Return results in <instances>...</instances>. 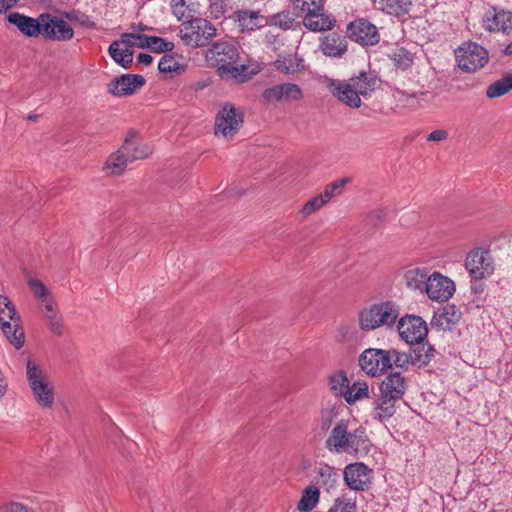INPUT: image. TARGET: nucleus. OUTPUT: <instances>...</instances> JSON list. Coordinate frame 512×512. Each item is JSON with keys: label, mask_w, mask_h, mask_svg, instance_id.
Wrapping results in <instances>:
<instances>
[{"label": "nucleus", "mask_w": 512, "mask_h": 512, "mask_svg": "<svg viewBox=\"0 0 512 512\" xmlns=\"http://www.w3.org/2000/svg\"><path fill=\"white\" fill-rule=\"evenodd\" d=\"M335 24L336 19L324 9L307 13L303 18V25L313 32L331 30Z\"/></svg>", "instance_id": "obj_24"}, {"label": "nucleus", "mask_w": 512, "mask_h": 512, "mask_svg": "<svg viewBox=\"0 0 512 512\" xmlns=\"http://www.w3.org/2000/svg\"><path fill=\"white\" fill-rule=\"evenodd\" d=\"M448 138V133L444 129H437L432 131L426 136V140L429 142H441Z\"/></svg>", "instance_id": "obj_56"}, {"label": "nucleus", "mask_w": 512, "mask_h": 512, "mask_svg": "<svg viewBox=\"0 0 512 512\" xmlns=\"http://www.w3.org/2000/svg\"><path fill=\"white\" fill-rule=\"evenodd\" d=\"M276 69L284 74H294L303 69V60L297 55H289L275 61Z\"/></svg>", "instance_id": "obj_36"}, {"label": "nucleus", "mask_w": 512, "mask_h": 512, "mask_svg": "<svg viewBox=\"0 0 512 512\" xmlns=\"http://www.w3.org/2000/svg\"><path fill=\"white\" fill-rule=\"evenodd\" d=\"M372 471L362 462L348 464L343 471L345 484L354 491H365L371 484Z\"/></svg>", "instance_id": "obj_14"}, {"label": "nucleus", "mask_w": 512, "mask_h": 512, "mask_svg": "<svg viewBox=\"0 0 512 512\" xmlns=\"http://www.w3.org/2000/svg\"><path fill=\"white\" fill-rule=\"evenodd\" d=\"M431 273L426 268L412 267L405 272L406 286L420 293H425Z\"/></svg>", "instance_id": "obj_30"}, {"label": "nucleus", "mask_w": 512, "mask_h": 512, "mask_svg": "<svg viewBox=\"0 0 512 512\" xmlns=\"http://www.w3.org/2000/svg\"><path fill=\"white\" fill-rule=\"evenodd\" d=\"M47 323H48V327L49 329L54 333V334H57V335H60L62 334L63 332V324H62V317L58 314L56 315H53V316H49L47 318H45Z\"/></svg>", "instance_id": "obj_54"}, {"label": "nucleus", "mask_w": 512, "mask_h": 512, "mask_svg": "<svg viewBox=\"0 0 512 512\" xmlns=\"http://www.w3.org/2000/svg\"><path fill=\"white\" fill-rule=\"evenodd\" d=\"M171 9H172L173 15L178 20H183L184 18L187 17L186 12H187L188 6L186 5L185 0H171Z\"/></svg>", "instance_id": "obj_52"}, {"label": "nucleus", "mask_w": 512, "mask_h": 512, "mask_svg": "<svg viewBox=\"0 0 512 512\" xmlns=\"http://www.w3.org/2000/svg\"><path fill=\"white\" fill-rule=\"evenodd\" d=\"M329 385L335 395L344 397L349 388V381L346 373L344 371H337L333 373L329 378Z\"/></svg>", "instance_id": "obj_40"}, {"label": "nucleus", "mask_w": 512, "mask_h": 512, "mask_svg": "<svg viewBox=\"0 0 512 512\" xmlns=\"http://www.w3.org/2000/svg\"><path fill=\"white\" fill-rule=\"evenodd\" d=\"M350 38L364 45H375L379 42V34L375 25L366 19H358L348 25Z\"/></svg>", "instance_id": "obj_19"}, {"label": "nucleus", "mask_w": 512, "mask_h": 512, "mask_svg": "<svg viewBox=\"0 0 512 512\" xmlns=\"http://www.w3.org/2000/svg\"><path fill=\"white\" fill-rule=\"evenodd\" d=\"M123 40H126L128 46L132 49L133 47L148 48L149 37L145 34L139 33H123L121 35Z\"/></svg>", "instance_id": "obj_45"}, {"label": "nucleus", "mask_w": 512, "mask_h": 512, "mask_svg": "<svg viewBox=\"0 0 512 512\" xmlns=\"http://www.w3.org/2000/svg\"><path fill=\"white\" fill-rule=\"evenodd\" d=\"M28 285L34 297L39 302L52 296L49 289L40 280L30 279Z\"/></svg>", "instance_id": "obj_49"}, {"label": "nucleus", "mask_w": 512, "mask_h": 512, "mask_svg": "<svg viewBox=\"0 0 512 512\" xmlns=\"http://www.w3.org/2000/svg\"><path fill=\"white\" fill-rule=\"evenodd\" d=\"M2 512H31L32 509L28 508L20 502H9L2 506Z\"/></svg>", "instance_id": "obj_55"}, {"label": "nucleus", "mask_w": 512, "mask_h": 512, "mask_svg": "<svg viewBox=\"0 0 512 512\" xmlns=\"http://www.w3.org/2000/svg\"><path fill=\"white\" fill-rule=\"evenodd\" d=\"M39 303L40 309L45 318L58 314L57 305L52 296Z\"/></svg>", "instance_id": "obj_53"}, {"label": "nucleus", "mask_w": 512, "mask_h": 512, "mask_svg": "<svg viewBox=\"0 0 512 512\" xmlns=\"http://www.w3.org/2000/svg\"><path fill=\"white\" fill-rule=\"evenodd\" d=\"M369 396V388L366 382H355L349 385L348 392L343 397L348 404H354L358 400H362Z\"/></svg>", "instance_id": "obj_38"}, {"label": "nucleus", "mask_w": 512, "mask_h": 512, "mask_svg": "<svg viewBox=\"0 0 512 512\" xmlns=\"http://www.w3.org/2000/svg\"><path fill=\"white\" fill-rule=\"evenodd\" d=\"M0 327L6 339L16 349L24 345V331L20 326V317L14 304L4 295H0Z\"/></svg>", "instance_id": "obj_5"}, {"label": "nucleus", "mask_w": 512, "mask_h": 512, "mask_svg": "<svg viewBox=\"0 0 512 512\" xmlns=\"http://www.w3.org/2000/svg\"><path fill=\"white\" fill-rule=\"evenodd\" d=\"M372 443L364 427L348 428V422L340 420L325 440V447L331 453H346L364 457L371 450Z\"/></svg>", "instance_id": "obj_1"}, {"label": "nucleus", "mask_w": 512, "mask_h": 512, "mask_svg": "<svg viewBox=\"0 0 512 512\" xmlns=\"http://www.w3.org/2000/svg\"><path fill=\"white\" fill-rule=\"evenodd\" d=\"M412 6V0H379L376 8L389 16L402 19L409 14Z\"/></svg>", "instance_id": "obj_28"}, {"label": "nucleus", "mask_w": 512, "mask_h": 512, "mask_svg": "<svg viewBox=\"0 0 512 512\" xmlns=\"http://www.w3.org/2000/svg\"><path fill=\"white\" fill-rule=\"evenodd\" d=\"M319 498V488L315 486H308L302 492L301 498L297 504V509L300 512H310L317 505Z\"/></svg>", "instance_id": "obj_34"}, {"label": "nucleus", "mask_w": 512, "mask_h": 512, "mask_svg": "<svg viewBox=\"0 0 512 512\" xmlns=\"http://www.w3.org/2000/svg\"><path fill=\"white\" fill-rule=\"evenodd\" d=\"M158 69L161 73H171L181 70V65L171 55H164L159 63Z\"/></svg>", "instance_id": "obj_50"}, {"label": "nucleus", "mask_w": 512, "mask_h": 512, "mask_svg": "<svg viewBox=\"0 0 512 512\" xmlns=\"http://www.w3.org/2000/svg\"><path fill=\"white\" fill-rule=\"evenodd\" d=\"M42 35L53 41H68L73 38L74 31L64 19L50 13L40 15Z\"/></svg>", "instance_id": "obj_11"}, {"label": "nucleus", "mask_w": 512, "mask_h": 512, "mask_svg": "<svg viewBox=\"0 0 512 512\" xmlns=\"http://www.w3.org/2000/svg\"><path fill=\"white\" fill-rule=\"evenodd\" d=\"M389 352L385 349L368 348L359 356V366L371 377L383 375L390 369Z\"/></svg>", "instance_id": "obj_9"}, {"label": "nucleus", "mask_w": 512, "mask_h": 512, "mask_svg": "<svg viewBox=\"0 0 512 512\" xmlns=\"http://www.w3.org/2000/svg\"><path fill=\"white\" fill-rule=\"evenodd\" d=\"M504 52L508 55L512 54V41L505 47Z\"/></svg>", "instance_id": "obj_60"}, {"label": "nucleus", "mask_w": 512, "mask_h": 512, "mask_svg": "<svg viewBox=\"0 0 512 512\" xmlns=\"http://www.w3.org/2000/svg\"><path fill=\"white\" fill-rule=\"evenodd\" d=\"M390 57L398 69L406 70L413 63V54L403 47L393 50Z\"/></svg>", "instance_id": "obj_41"}, {"label": "nucleus", "mask_w": 512, "mask_h": 512, "mask_svg": "<svg viewBox=\"0 0 512 512\" xmlns=\"http://www.w3.org/2000/svg\"><path fill=\"white\" fill-rule=\"evenodd\" d=\"M482 25L489 32L506 33L512 29V12L491 7L485 12Z\"/></svg>", "instance_id": "obj_18"}, {"label": "nucleus", "mask_w": 512, "mask_h": 512, "mask_svg": "<svg viewBox=\"0 0 512 512\" xmlns=\"http://www.w3.org/2000/svg\"><path fill=\"white\" fill-rule=\"evenodd\" d=\"M454 55L459 69L468 73L476 72L489 61L486 48L473 41L463 42L455 49Z\"/></svg>", "instance_id": "obj_6"}, {"label": "nucleus", "mask_w": 512, "mask_h": 512, "mask_svg": "<svg viewBox=\"0 0 512 512\" xmlns=\"http://www.w3.org/2000/svg\"><path fill=\"white\" fill-rule=\"evenodd\" d=\"M321 51L329 57H341L347 50V41L345 37L331 33L321 38Z\"/></svg>", "instance_id": "obj_26"}, {"label": "nucleus", "mask_w": 512, "mask_h": 512, "mask_svg": "<svg viewBox=\"0 0 512 512\" xmlns=\"http://www.w3.org/2000/svg\"><path fill=\"white\" fill-rule=\"evenodd\" d=\"M387 352H389V362H390V368L392 366H395L397 368L401 369H407L410 364V359L407 353L400 352L395 349H388Z\"/></svg>", "instance_id": "obj_44"}, {"label": "nucleus", "mask_w": 512, "mask_h": 512, "mask_svg": "<svg viewBox=\"0 0 512 512\" xmlns=\"http://www.w3.org/2000/svg\"><path fill=\"white\" fill-rule=\"evenodd\" d=\"M270 25L278 27L283 30L294 29L297 22L293 13L288 10H283L271 16Z\"/></svg>", "instance_id": "obj_39"}, {"label": "nucleus", "mask_w": 512, "mask_h": 512, "mask_svg": "<svg viewBox=\"0 0 512 512\" xmlns=\"http://www.w3.org/2000/svg\"><path fill=\"white\" fill-rule=\"evenodd\" d=\"M349 81L357 92L358 97L370 95L378 85L377 77L366 72H360L358 76L350 78Z\"/></svg>", "instance_id": "obj_33"}, {"label": "nucleus", "mask_w": 512, "mask_h": 512, "mask_svg": "<svg viewBox=\"0 0 512 512\" xmlns=\"http://www.w3.org/2000/svg\"><path fill=\"white\" fill-rule=\"evenodd\" d=\"M145 79L141 75L124 74L113 79L108 85V92L117 97L132 95L142 87Z\"/></svg>", "instance_id": "obj_20"}, {"label": "nucleus", "mask_w": 512, "mask_h": 512, "mask_svg": "<svg viewBox=\"0 0 512 512\" xmlns=\"http://www.w3.org/2000/svg\"><path fill=\"white\" fill-rule=\"evenodd\" d=\"M152 60H153L152 56L147 53H140L137 56L138 63L143 64L145 66H148L149 64H151Z\"/></svg>", "instance_id": "obj_57"}, {"label": "nucleus", "mask_w": 512, "mask_h": 512, "mask_svg": "<svg viewBox=\"0 0 512 512\" xmlns=\"http://www.w3.org/2000/svg\"><path fill=\"white\" fill-rule=\"evenodd\" d=\"M322 83L329 89L333 97L339 102L350 108H359L361 106V98L352 87L350 81H340L333 78L325 77Z\"/></svg>", "instance_id": "obj_13"}, {"label": "nucleus", "mask_w": 512, "mask_h": 512, "mask_svg": "<svg viewBox=\"0 0 512 512\" xmlns=\"http://www.w3.org/2000/svg\"><path fill=\"white\" fill-rule=\"evenodd\" d=\"M262 69L258 62L252 63H231L225 67L219 68L218 75L222 80H234L237 83L248 81Z\"/></svg>", "instance_id": "obj_17"}, {"label": "nucleus", "mask_w": 512, "mask_h": 512, "mask_svg": "<svg viewBox=\"0 0 512 512\" xmlns=\"http://www.w3.org/2000/svg\"><path fill=\"white\" fill-rule=\"evenodd\" d=\"M512 89V74H508L489 85L486 91L488 98L493 99L507 94Z\"/></svg>", "instance_id": "obj_37"}, {"label": "nucleus", "mask_w": 512, "mask_h": 512, "mask_svg": "<svg viewBox=\"0 0 512 512\" xmlns=\"http://www.w3.org/2000/svg\"><path fill=\"white\" fill-rule=\"evenodd\" d=\"M400 316V306L393 301H381L364 307L358 315L359 327L364 332L378 328L392 329Z\"/></svg>", "instance_id": "obj_2"}, {"label": "nucleus", "mask_w": 512, "mask_h": 512, "mask_svg": "<svg viewBox=\"0 0 512 512\" xmlns=\"http://www.w3.org/2000/svg\"><path fill=\"white\" fill-rule=\"evenodd\" d=\"M206 57L213 66L217 67V72H219V68L237 63L239 51L232 43L216 42L208 49Z\"/></svg>", "instance_id": "obj_15"}, {"label": "nucleus", "mask_w": 512, "mask_h": 512, "mask_svg": "<svg viewBox=\"0 0 512 512\" xmlns=\"http://www.w3.org/2000/svg\"><path fill=\"white\" fill-rule=\"evenodd\" d=\"M19 0H0V14L12 8Z\"/></svg>", "instance_id": "obj_58"}, {"label": "nucleus", "mask_w": 512, "mask_h": 512, "mask_svg": "<svg viewBox=\"0 0 512 512\" xmlns=\"http://www.w3.org/2000/svg\"><path fill=\"white\" fill-rule=\"evenodd\" d=\"M316 483L325 490L330 491L336 488L339 481L338 470L326 463H320L315 468Z\"/></svg>", "instance_id": "obj_31"}, {"label": "nucleus", "mask_w": 512, "mask_h": 512, "mask_svg": "<svg viewBox=\"0 0 512 512\" xmlns=\"http://www.w3.org/2000/svg\"><path fill=\"white\" fill-rule=\"evenodd\" d=\"M7 383L5 382V376L4 373L1 372L0 376V399L5 395L7 391Z\"/></svg>", "instance_id": "obj_59"}, {"label": "nucleus", "mask_w": 512, "mask_h": 512, "mask_svg": "<svg viewBox=\"0 0 512 512\" xmlns=\"http://www.w3.org/2000/svg\"><path fill=\"white\" fill-rule=\"evenodd\" d=\"M128 146H121L119 150L111 154L104 165V171L110 175H121L126 169L129 159L126 157Z\"/></svg>", "instance_id": "obj_32"}, {"label": "nucleus", "mask_w": 512, "mask_h": 512, "mask_svg": "<svg viewBox=\"0 0 512 512\" xmlns=\"http://www.w3.org/2000/svg\"><path fill=\"white\" fill-rule=\"evenodd\" d=\"M122 146H128V151L125 153L130 162L147 158L152 150L147 144L136 142L132 139H126Z\"/></svg>", "instance_id": "obj_35"}, {"label": "nucleus", "mask_w": 512, "mask_h": 512, "mask_svg": "<svg viewBox=\"0 0 512 512\" xmlns=\"http://www.w3.org/2000/svg\"><path fill=\"white\" fill-rule=\"evenodd\" d=\"M396 403L379 395L372 403L371 418L380 423H385L396 413Z\"/></svg>", "instance_id": "obj_27"}, {"label": "nucleus", "mask_w": 512, "mask_h": 512, "mask_svg": "<svg viewBox=\"0 0 512 512\" xmlns=\"http://www.w3.org/2000/svg\"><path fill=\"white\" fill-rule=\"evenodd\" d=\"M233 17L242 31H255L268 23L264 16L253 10H238Z\"/></svg>", "instance_id": "obj_25"}, {"label": "nucleus", "mask_w": 512, "mask_h": 512, "mask_svg": "<svg viewBox=\"0 0 512 512\" xmlns=\"http://www.w3.org/2000/svg\"><path fill=\"white\" fill-rule=\"evenodd\" d=\"M396 323L400 338L407 344L421 343L427 336V324L420 316L409 314L403 317L399 316Z\"/></svg>", "instance_id": "obj_8"}, {"label": "nucleus", "mask_w": 512, "mask_h": 512, "mask_svg": "<svg viewBox=\"0 0 512 512\" xmlns=\"http://www.w3.org/2000/svg\"><path fill=\"white\" fill-rule=\"evenodd\" d=\"M108 53L118 65L125 69L132 64L133 50H131L126 40H123L122 37L120 40H115L110 44Z\"/></svg>", "instance_id": "obj_29"}, {"label": "nucleus", "mask_w": 512, "mask_h": 512, "mask_svg": "<svg viewBox=\"0 0 512 512\" xmlns=\"http://www.w3.org/2000/svg\"><path fill=\"white\" fill-rule=\"evenodd\" d=\"M347 182L348 178L337 179L332 183L328 184L324 188V191L321 193V195L328 203L334 196H337L341 193L343 187L346 185Z\"/></svg>", "instance_id": "obj_46"}, {"label": "nucleus", "mask_w": 512, "mask_h": 512, "mask_svg": "<svg viewBox=\"0 0 512 512\" xmlns=\"http://www.w3.org/2000/svg\"><path fill=\"white\" fill-rule=\"evenodd\" d=\"M26 378L36 403L43 409H50L54 404V390L46 371L36 362L28 359Z\"/></svg>", "instance_id": "obj_3"}, {"label": "nucleus", "mask_w": 512, "mask_h": 512, "mask_svg": "<svg viewBox=\"0 0 512 512\" xmlns=\"http://www.w3.org/2000/svg\"><path fill=\"white\" fill-rule=\"evenodd\" d=\"M407 383L400 372L388 374L380 385V395L398 402L405 394Z\"/></svg>", "instance_id": "obj_21"}, {"label": "nucleus", "mask_w": 512, "mask_h": 512, "mask_svg": "<svg viewBox=\"0 0 512 512\" xmlns=\"http://www.w3.org/2000/svg\"><path fill=\"white\" fill-rule=\"evenodd\" d=\"M174 44L171 41H168L162 37L158 36H150L149 37V44L148 49H150L153 52L161 53V52H168L173 50Z\"/></svg>", "instance_id": "obj_47"}, {"label": "nucleus", "mask_w": 512, "mask_h": 512, "mask_svg": "<svg viewBox=\"0 0 512 512\" xmlns=\"http://www.w3.org/2000/svg\"><path fill=\"white\" fill-rule=\"evenodd\" d=\"M179 36L183 44L188 47H204L216 36V28L207 19L190 17L180 25Z\"/></svg>", "instance_id": "obj_4"}, {"label": "nucleus", "mask_w": 512, "mask_h": 512, "mask_svg": "<svg viewBox=\"0 0 512 512\" xmlns=\"http://www.w3.org/2000/svg\"><path fill=\"white\" fill-rule=\"evenodd\" d=\"M356 500L344 494L336 498L329 512H356Z\"/></svg>", "instance_id": "obj_42"}, {"label": "nucleus", "mask_w": 512, "mask_h": 512, "mask_svg": "<svg viewBox=\"0 0 512 512\" xmlns=\"http://www.w3.org/2000/svg\"><path fill=\"white\" fill-rule=\"evenodd\" d=\"M337 416V411L334 408H326L322 410L320 417V427L322 430L330 429L334 419Z\"/></svg>", "instance_id": "obj_51"}, {"label": "nucleus", "mask_w": 512, "mask_h": 512, "mask_svg": "<svg viewBox=\"0 0 512 512\" xmlns=\"http://www.w3.org/2000/svg\"><path fill=\"white\" fill-rule=\"evenodd\" d=\"M456 291L455 282L440 272H432L429 276L425 294L434 302H446Z\"/></svg>", "instance_id": "obj_12"}, {"label": "nucleus", "mask_w": 512, "mask_h": 512, "mask_svg": "<svg viewBox=\"0 0 512 512\" xmlns=\"http://www.w3.org/2000/svg\"><path fill=\"white\" fill-rule=\"evenodd\" d=\"M325 204H327V202L320 193L312 197L302 206V208L299 210V215H301L303 218H306L319 211Z\"/></svg>", "instance_id": "obj_43"}, {"label": "nucleus", "mask_w": 512, "mask_h": 512, "mask_svg": "<svg viewBox=\"0 0 512 512\" xmlns=\"http://www.w3.org/2000/svg\"><path fill=\"white\" fill-rule=\"evenodd\" d=\"M461 317L462 312L460 308L454 304L446 305L433 314L431 326L438 330H450L453 326L459 323Z\"/></svg>", "instance_id": "obj_22"}, {"label": "nucleus", "mask_w": 512, "mask_h": 512, "mask_svg": "<svg viewBox=\"0 0 512 512\" xmlns=\"http://www.w3.org/2000/svg\"><path fill=\"white\" fill-rule=\"evenodd\" d=\"M37 118H38L37 115H30V116H28V120H30V121H36Z\"/></svg>", "instance_id": "obj_61"}, {"label": "nucleus", "mask_w": 512, "mask_h": 512, "mask_svg": "<svg viewBox=\"0 0 512 512\" xmlns=\"http://www.w3.org/2000/svg\"><path fill=\"white\" fill-rule=\"evenodd\" d=\"M8 21L15 25L22 34L28 37H37L42 34L40 16L35 19L18 12H12L8 15Z\"/></svg>", "instance_id": "obj_23"}, {"label": "nucleus", "mask_w": 512, "mask_h": 512, "mask_svg": "<svg viewBox=\"0 0 512 512\" xmlns=\"http://www.w3.org/2000/svg\"><path fill=\"white\" fill-rule=\"evenodd\" d=\"M303 97V92L300 86L294 83H284L274 85L265 89L262 93V98L265 103L272 104L275 102H292L299 101Z\"/></svg>", "instance_id": "obj_16"}, {"label": "nucleus", "mask_w": 512, "mask_h": 512, "mask_svg": "<svg viewBox=\"0 0 512 512\" xmlns=\"http://www.w3.org/2000/svg\"><path fill=\"white\" fill-rule=\"evenodd\" d=\"M243 117L239 107L229 102L223 104L215 118V135L225 139L233 138L243 124Z\"/></svg>", "instance_id": "obj_7"}, {"label": "nucleus", "mask_w": 512, "mask_h": 512, "mask_svg": "<svg viewBox=\"0 0 512 512\" xmlns=\"http://www.w3.org/2000/svg\"><path fill=\"white\" fill-rule=\"evenodd\" d=\"M296 9H299L305 14L312 11L323 10L324 0H292Z\"/></svg>", "instance_id": "obj_48"}, {"label": "nucleus", "mask_w": 512, "mask_h": 512, "mask_svg": "<svg viewBox=\"0 0 512 512\" xmlns=\"http://www.w3.org/2000/svg\"><path fill=\"white\" fill-rule=\"evenodd\" d=\"M465 268L476 279L490 276L494 271V260L489 250L476 248L465 259Z\"/></svg>", "instance_id": "obj_10"}]
</instances>
